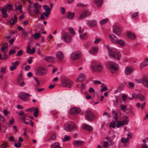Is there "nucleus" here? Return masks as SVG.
<instances>
[{"label":"nucleus","instance_id":"6","mask_svg":"<svg viewBox=\"0 0 148 148\" xmlns=\"http://www.w3.org/2000/svg\"><path fill=\"white\" fill-rule=\"evenodd\" d=\"M61 39L66 42L69 43L72 40L71 35H70L68 32H62Z\"/></svg>","mask_w":148,"mask_h":148},{"label":"nucleus","instance_id":"57","mask_svg":"<svg viewBox=\"0 0 148 148\" xmlns=\"http://www.w3.org/2000/svg\"><path fill=\"white\" fill-rule=\"evenodd\" d=\"M21 145V143L18 142L17 143H15L14 144V146L16 147H20Z\"/></svg>","mask_w":148,"mask_h":148},{"label":"nucleus","instance_id":"52","mask_svg":"<svg viewBox=\"0 0 148 148\" xmlns=\"http://www.w3.org/2000/svg\"><path fill=\"white\" fill-rule=\"evenodd\" d=\"M46 13L45 12L43 14H41L40 16V18L42 19H46Z\"/></svg>","mask_w":148,"mask_h":148},{"label":"nucleus","instance_id":"32","mask_svg":"<svg viewBox=\"0 0 148 148\" xmlns=\"http://www.w3.org/2000/svg\"><path fill=\"white\" fill-rule=\"evenodd\" d=\"M51 148H62L60 147V145L58 142H55L51 145Z\"/></svg>","mask_w":148,"mask_h":148},{"label":"nucleus","instance_id":"45","mask_svg":"<svg viewBox=\"0 0 148 148\" xmlns=\"http://www.w3.org/2000/svg\"><path fill=\"white\" fill-rule=\"evenodd\" d=\"M34 38L35 39H37L40 37V35L38 33H35L33 36Z\"/></svg>","mask_w":148,"mask_h":148},{"label":"nucleus","instance_id":"34","mask_svg":"<svg viewBox=\"0 0 148 148\" xmlns=\"http://www.w3.org/2000/svg\"><path fill=\"white\" fill-rule=\"evenodd\" d=\"M17 18L16 15H15L14 16V18H11L12 20L10 21V23L11 25H13L14 23L16 22L17 21Z\"/></svg>","mask_w":148,"mask_h":148},{"label":"nucleus","instance_id":"22","mask_svg":"<svg viewBox=\"0 0 148 148\" xmlns=\"http://www.w3.org/2000/svg\"><path fill=\"white\" fill-rule=\"evenodd\" d=\"M45 60L48 62L51 63H54L55 61V58L53 56H47L45 57Z\"/></svg>","mask_w":148,"mask_h":148},{"label":"nucleus","instance_id":"29","mask_svg":"<svg viewBox=\"0 0 148 148\" xmlns=\"http://www.w3.org/2000/svg\"><path fill=\"white\" fill-rule=\"evenodd\" d=\"M82 128L89 131H91L93 130V128L91 126L86 124L83 125Z\"/></svg>","mask_w":148,"mask_h":148},{"label":"nucleus","instance_id":"50","mask_svg":"<svg viewBox=\"0 0 148 148\" xmlns=\"http://www.w3.org/2000/svg\"><path fill=\"white\" fill-rule=\"evenodd\" d=\"M36 108V110L34 111L35 112L34 113L33 115L35 117H37L38 116V109L37 108Z\"/></svg>","mask_w":148,"mask_h":148},{"label":"nucleus","instance_id":"24","mask_svg":"<svg viewBox=\"0 0 148 148\" xmlns=\"http://www.w3.org/2000/svg\"><path fill=\"white\" fill-rule=\"evenodd\" d=\"M56 57L59 60H62L64 58V55L62 52L58 51L56 53Z\"/></svg>","mask_w":148,"mask_h":148},{"label":"nucleus","instance_id":"41","mask_svg":"<svg viewBox=\"0 0 148 148\" xmlns=\"http://www.w3.org/2000/svg\"><path fill=\"white\" fill-rule=\"evenodd\" d=\"M36 109V108L34 107H32L31 108L26 109L25 110L26 112H32Z\"/></svg>","mask_w":148,"mask_h":148},{"label":"nucleus","instance_id":"55","mask_svg":"<svg viewBox=\"0 0 148 148\" xmlns=\"http://www.w3.org/2000/svg\"><path fill=\"white\" fill-rule=\"evenodd\" d=\"M56 138L55 135V134H53L49 138V140H55L56 139Z\"/></svg>","mask_w":148,"mask_h":148},{"label":"nucleus","instance_id":"19","mask_svg":"<svg viewBox=\"0 0 148 148\" xmlns=\"http://www.w3.org/2000/svg\"><path fill=\"white\" fill-rule=\"evenodd\" d=\"M86 78L85 75L83 73H80L77 78L76 81L77 82H80L85 80Z\"/></svg>","mask_w":148,"mask_h":148},{"label":"nucleus","instance_id":"53","mask_svg":"<svg viewBox=\"0 0 148 148\" xmlns=\"http://www.w3.org/2000/svg\"><path fill=\"white\" fill-rule=\"evenodd\" d=\"M138 12H135L133 13L132 16L131 18L132 19L135 18L136 16L138 15Z\"/></svg>","mask_w":148,"mask_h":148},{"label":"nucleus","instance_id":"48","mask_svg":"<svg viewBox=\"0 0 148 148\" xmlns=\"http://www.w3.org/2000/svg\"><path fill=\"white\" fill-rule=\"evenodd\" d=\"M8 58V56L7 54H6V52H4V53L3 54L2 59L3 60H6Z\"/></svg>","mask_w":148,"mask_h":148},{"label":"nucleus","instance_id":"13","mask_svg":"<svg viewBox=\"0 0 148 148\" xmlns=\"http://www.w3.org/2000/svg\"><path fill=\"white\" fill-rule=\"evenodd\" d=\"M136 98H138L142 101L144 100L145 99L144 97L142 94H139L137 95L134 93H132V97H130V100Z\"/></svg>","mask_w":148,"mask_h":148},{"label":"nucleus","instance_id":"42","mask_svg":"<svg viewBox=\"0 0 148 148\" xmlns=\"http://www.w3.org/2000/svg\"><path fill=\"white\" fill-rule=\"evenodd\" d=\"M101 40V38L99 37H97L95 38V40L94 41V42L95 44H97L98 43H99Z\"/></svg>","mask_w":148,"mask_h":148},{"label":"nucleus","instance_id":"26","mask_svg":"<svg viewBox=\"0 0 148 148\" xmlns=\"http://www.w3.org/2000/svg\"><path fill=\"white\" fill-rule=\"evenodd\" d=\"M115 44H119L122 47H124L125 45V42L123 40L121 39H117L116 42Z\"/></svg>","mask_w":148,"mask_h":148},{"label":"nucleus","instance_id":"64","mask_svg":"<svg viewBox=\"0 0 148 148\" xmlns=\"http://www.w3.org/2000/svg\"><path fill=\"white\" fill-rule=\"evenodd\" d=\"M141 148H148V146L146 143H144L142 144Z\"/></svg>","mask_w":148,"mask_h":148},{"label":"nucleus","instance_id":"60","mask_svg":"<svg viewBox=\"0 0 148 148\" xmlns=\"http://www.w3.org/2000/svg\"><path fill=\"white\" fill-rule=\"evenodd\" d=\"M18 115L20 116H21L22 117L23 116H25L26 115L25 114L23 110H21L18 113Z\"/></svg>","mask_w":148,"mask_h":148},{"label":"nucleus","instance_id":"18","mask_svg":"<svg viewBox=\"0 0 148 148\" xmlns=\"http://www.w3.org/2000/svg\"><path fill=\"white\" fill-rule=\"evenodd\" d=\"M80 109L77 108H73L70 110V113L72 114H75L80 113Z\"/></svg>","mask_w":148,"mask_h":148},{"label":"nucleus","instance_id":"44","mask_svg":"<svg viewBox=\"0 0 148 148\" xmlns=\"http://www.w3.org/2000/svg\"><path fill=\"white\" fill-rule=\"evenodd\" d=\"M4 7H5V8H6L8 10H12V6L10 4L5 5Z\"/></svg>","mask_w":148,"mask_h":148},{"label":"nucleus","instance_id":"17","mask_svg":"<svg viewBox=\"0 0 148 148\" xmlns=\"http://www.w3.org/2000/svg\"><path fill=\"white\" fill-rule=\"evenodd\" d=\"M116 126L117 127H120L121 126H123L127 124L128 122L126 120H123L122 121H116Z\"/></svg>","mask_w":148,"mask_h":148},{"label":"nucleus","instance_id":"54","mask_svg":"<svg viewBox=\"0 0 148 148\" xmlns=\"http://www.w3.org/2000/svg\"><path fill=\"white\" fill-rule=\"evenodd\" d=\"M61 10V12L62 14L63 15L65 13V9L63 7H61L60 8Z\"/></svg>","mask_w":148,"mask_h":148},{"label":"nucleus","instance_id":"5","mask_svg":"<svg viewBox=\"0 0 148 148\" xmlns=\"http://www.w3.org/2000/svg\"><path fill=\"white\" fill-rule=\"evenodd\" d=\"M47 69L45 67H40L36 69L35 72L36 74L37 75L43 76L47 73Z\"/></svg>","mask_w":148,"mask_h":148},{"label":"nucleus","instance_id":"21","mask_svg":"<svg viewBox=\"0 0 148 148\" xmlns=\"http://www.w3.org/2000/svg\"><path fill=\"white\" fill-rule=\"evenodd\" d=\"M142 83L144 86L146 87H148V79L147 78L143 76L142 77Z\"/></svg>","mask_w":148,"mask_h":148},{"label":"nucleus","instance_id":"47","mask_svg":"<svg viewBox=\"0 0 148 148\" xmlns=\"http://www.w3.org/2000/svg\"><path fill=\"white\" fill-rule=\"evenodd\" d=\"M115 125H116V121L112 122L110 123V127H112L113 128H114L115 127Z\"/></svg>","mask_w":148,"mask_h":148},{"label":"nucleus","instance_id":"7","mask_svg":"<svg viewBox=\"0 0 148 148\" xmlns=\"http://www.w3.org/2000/svg\"><path fill=\"white\" fill-rule=\"evenodd\" d=\"M82 56V53L79 51H76L73 52L70 56L71 60H77L80 59Z\"/></svg>","mask_w":148,"mask_h":148},{"label":"nucleus","instance_id":"40","mask_svg":"<svg viewBox=\"0 0 148 148\" xmlns=\"http://www.w3.org/2000/svg\"><path fill=\"white\" fill-rule=\"evenodd\" d=\"M109 19L108 18L104 19L100 21V23L101 25H103L107 23Z\"/></svg>","mask_w":148,"mask_h":148},{"label":"nucleus","instance_id":"37","mask_svg":"<svg viewBox=\"0 0 148 148\" xmlns=\"http://www.w3.org/2000/svg\"><path fill=\"white\" fill-rule=\"evenodd\" d=\"M95 2L99 7L101 6L103 3L102 0H95Z\"/></svg>","mask_w":148,"mask_h":148},{"label":"nucleus","instance_id":"35","mask_svg":"<svg viewBox=\"0 0 148 148\" xmlns=\"http://www.w3.org/2000/svg\"><path fill=\"white\" fill-rule=\"evenodd\" d=\"M71 139V138L69 136L66 135L64 136V138L62 139V140L63 142H65L70 140Z\"/></svg>","mask_w":148,"mask_h":148},{"label":"nucleus","instance_id":"30","mask_svg":"<svg viewBox=\"0 0 148 148\" xmlns=\"http://www.w3.org/2000/svg\"><path fill=\"white\" fill-rule=\"evenodd\" d=\"M17 83L19 85L21 86H23L25 85V82L22 81V77H18L17 79Z\"/></svg>","mask_w":148,"mask_h":148},{"label":"nucleus","instance_id":"39","mask_svg":"<svg viewBox=\"0 0 148 148\" xmlns=\"http://www.w3.org/2000/svg\"><path fill=\"white\" fill-rule=\"evenodd\" d=\"M128 138H122L121 139V141L122 143L124 144L126 143L128 141Z\"/></svg>","mask_w":148,"mask_h":148},{"label":"nucleus","instance_id":"25","mask_svg":"<svg viewBox=\"0 0 148 148\" xmlns=\"http://www.w3.org/2000/svg\"><path fill=\"white\" fill-rule=\"evenodd\" d=\"M1 11L2 13V16L4 18H7L8 16L7 13V10L5 7L2 8L1 9Z\"/></svg>","mask_w":148,"mask_h":148},{"label":"nucleus","instance_id":"49","mask_svg":"<svg viewBox=\"0 0 148 148\" xmlns=\"http://www.w3.org/2000/svg\"><path fill=\"white\" fill-rule=\"evenodd\" d=\"M19 63V61H15V62H12V64L13 66L17 67V66L18 65Z\"/></svg>","mask_w":148,"mask_h":148},{"label":"nucleus","instance_id":"14","mask_svg":"<svg viewBox=\"0 0 148 148\" xmlns=\"http://www.w3.org/2000/svg\"><path fill=\"white\" fill-rule=\"evenodd\" d=\"M90 14V12L88 10H85L82 12L78 18L79 20L82 19L88 16Z\"/></svg>","mask_w":148,"mask_h":148},{"label":"nucleus","instance_id":"31","mask_svg":"<svg viewBox=\"0 0 148 148\" xmlns=\"http://www.w3.org/2000/svg\"><path fill=\"white\" fill-rule=\"evenodd\" d=\"M8 49V43H6L3 45L1 49V51L2 52H6Z\"/></svg>","mask_w":148,"mask_h":148},{"label":"nucleus","instance_id":"23","mask_svg":"<svg viewBox=\"0 0 148 148\" xmlns=\"http://www.w3.org/2000/svg\"><path fill=\"white\" fill-rule=\"evenodd\" d=\"M43 8L46 11V17H48L49 14H50L51 9L49 8L48 6L46 5H45L43 6Z\"/></svg>","mask_w":148,"mask_h":148},{"label":"nucleus","instance_id":"16","mask_svg":"<svg viewBox=\"0 0 148 148\" xmlns=\"http://www.w3.org/2000/svg\"><path fill=\"white\" fill-rule=\"evenodd\" d=\"M99 49L97 47H93L91 48L89 51V53L92 55L97 54L98 52Z\"/></svg>","mask_w":148,"mask_h":148},{"label":"nucleus","instance_id":"2","mask_svg":"<svg viewBox=\"0 0 148 148\" xmlns=\"http://www.w3.org/2000/svg\"><path fill=\"white\" fill-rule=\"evenodd\" d=\"M108 50L110 55L112 57L118 60L120 59V55L118 50L114 49H110L108 46H106Z\"/></svg>","mask_w":148,"mask_h":148},{"label":"nucleus","instance_id":"51","mask_svg":"<svg viewBox=\"0 0 148 148\" xmlns=\"http://www.w3.org/2000/svg\"><path fill=\"white\" fill-rule=\"evenodd\" d=\"M8 146V143L6 142H4L1 145V148H6Z\"/></svg>","mask_w":148,"mask_h":148},{"label":"nucleus","instance_id":"12","mask_svg":"<svg viewBox=\"0 0 148 148\" xmlns=\"http://www.w3.org/2000/svg\"><path fill=\"white\" fill-rule=\"evenodd\" d=\"M109 40L114 44L116 43L118 38L114 34H110L108 36Z\"/></svg>","mask_w":148,"mask_h":148},{"label":"nucleus","instance_id":"58","mask_svg":"<svg viewBox=\"0 0 148 148\" xmlns=\"http://www.w3.org/2000/svg\"><path fill=\"white\" fill-rule=\"evenodd\" d=\"M35 52V49L34 48H32L31 50L29 52H28V53L33 54Z\"/></svg>","mask_w":148,"mask_h":148},{"label":"nucleus","instance_id":"20","mask_svg":"<svg viewBox=\"0 0 148 148\" xmlns=\"http://www.w3.org/2000/svg\"><path fill=\"white\" fill-rule=\"evenodd\" d=\"M87 24L90 27H93L97 25V23L94 20H90L88 21Z\"/></svg>","mask_w":148,"mask_h":148},{"label":"nucleus","instance_id":"36","mask_svg":"<svg viewBox=\"0 0 148 148\" xmlns=\"http://www.w3.org/2000/svg\"><path fill=\"white\" fill-rule=\"evenodd\" d=\"M79 37L81 39L83 40L86 39L87 38V35L86 33L83 34H80Z\"/></svg>","mask_w":148,"mask_h":148},{"label":"nucleus","instance_id":"28","mask_svg":"<svg viewBox=\"0 0 148 148\" xmlns=\"http://www.w3.org/2000/svg\"><path fill=\"white\" fill-rule=\"evenodd\" d=\"M82 141L76 140L73 142L72 144L74 146H80L82 144Z\"/></svg>","mask_w":148,"mask_h":148},{"label":"nucleus","instance_id":"11","mask_svg":"<svg viewBox=\"0 0 148 148\" xmlns=\"http://www.w3.org/2000/svg\"><path fill=\"white\" fill-rule=\"evenodd\" d=\"M86 119L89 121H91L95 118L93 113L90 110H87L85 112Z\"/></svg>","mask_w":148,"mask_h":148},{"label":"nucleus","instance_id":"4","mask_svg":"<svg viewBox=\"0 0 148 148\" xmlns=\"http://www.w3.org/2000/svg\"><path fill=\"white\" fill-rule=\"evenodd\" d=\"M92 63L91 69L93 71L98 73L101 72L102 70L103 67L101 64L93 62H92Z\"/></svg>","mask_w":148,"mask_h":148},{"label":"nucleus","instance_id":"9","mask_svg":"<svg viewBox=\"0 0 148 148\" xmlns=\"http://www.w3.org/2000/svg\"><path fill=\"white\" fill-rule=\"evenodd\" d=\"M31 95L27 93L24 92H21L19 93L18 97L22 101H28L29 100V97Z\"/></svg>","mask_w":148,"mask_h":148},{"label":"nucleus","instance_id":"56","mask_svg":"<svg viewBox=\"0 0 148 148\" xmlns=\"http://www.w3.org/2000/svg\"><path fill=\"white\" fill-rule=\"evenodd\" d=\"M23 53V52L22 50H20L16 54V56H21V55Z\"/></svg>","mask_w":148,"mask_h":148},{"label":"nucleus","instance_id":"59","mask_svg":"<svg viewBox=\"0 0 148 148\" xmlns=\"http://www.w3.org/2000/svg\"><path fill=\"white\" fill-rule=\"evenodd\" d=\"M84 31V29L83 28H82L81 27L79 28L78 32L80 34H82L83 33Z\"/></svg>","mask_w":148,"mask_h":148},{"label":"nucleus","instance_id":"61","mask_svg":"<svg viewBox=\"0 0 148 148\" xmlns=\"http://www.w3.org/2000/svg\"><path fill=\"white\" fill-rule=\"evenodd\" d=\"M16 52V51L14 49H12L10 51L9 53V55H11L12 54Z\"/></svg>","mask_w":148,"mask_h":148},{"label":"nucleus","instance_id":"33","mask_svg":"<svg viewBox=\"0 0 148 148\" xmlns=\"http://www.w3.org/2000/svg\"><path fill=\"white\" fill-rule=\"evenodd\" d=\"M75 12L71 13L68 12L67 15V18L69 19H72L74 16Z\"/></svg>","mask_w":148,"mask_h":148},{"label":"nucleus","instance_id":"38","mask_svg":"<svg viewBox=\"0 0 148 148\" xmlns=\"http://www.w3.org/2000/svg\"><path fill=\"white\" fill-rule=\"evenodd\" d=\"M125 74L127 75H130V66H129L126 67L124 70Z\"/></svg>","mask_w":148,"mask_h":148},{"label":"nucleus","instance_id":"10","mask_svg":"<svg viewBox=\"0 0 148 148\" xmlns=\"http://www.w3.org/2000/svg\"><path fill=\"white\" fill-rule=\"evenodd\" d=\"M117 65V64L112 61L107 62L106 64V67L109 69L113 70L114 71L117 70L118 68L115 67Z\"/></svg>","mask_w":148,"mask_h":148},{"label":"nucleus","instance_id":"62","mask_svg":"<svg viewBox=\"0 0 148 148\" xmlns=\"http://www.w3.org/2000/svg\"><path fill=\"white\" fill-rule=\"evenodd\" d=\"M103 144V146L105 148L109 146V145L108 144V143L107 141L104 142Z\"/></svg>","mask_w":148,"mask_h":148},{"label":"nucleus","instance_id":"27","mask_svg":"<svg viewBox=\"0 0 148 148\" xmlns=\"http://www.w3.org/2000/svg\"><path fill=\"white\" fill-rule=\"evenodd\" d=\"M148 65V59H145L141 63L140 65V68L142 69L143 67L145 66Z\"/></svg>","mask_w":148,"mask_h":148},{"label":"nucleus","instance_id":"63","mask_svg":"<svg viewBox=\"0 0 148 148\" xmlns=\"http://www.w3.org/2000/svg\"><path fill=\"white\" fill-rule=\"evenodd\" d=\"M94 84L95 85H97L99 84H101V82L98 80H95L94 81Z\"/></svg>","mask_w":148,"mask_h":148},{"label":"nucleus","instance_id":"3","mask_svg":"<svg viewBox=\"0 0 148 148\" xmlns=\"http://www.w3.org/2000/svg\"><path fill=\"white\" fill-rule=\"evenodd\" d=\"M64 128L66 132H70L73 129L77 128V127L73 122L69 121L65 124Z\"/></svg>","mask_w":148,"mask_h":148},{"label":"nucleus","instance_id":"43","mask_svg":"<svg viewBox=\"0 0 148 148\" xmlns=\"http://www.w3.org/2000/svg\"><path fill=\"white\" fill-rule=\"evenodd\" d=\"M136 38V36L135 35L130 32V40H133L135 39Z\"/></svg>","mask_w":148,"mask_h":148},{"label":"nucleus","instance_id":"1","mask_svg":"<svg viewBox=\"0 0 148 148\" xmlns=\"http://www.w3.org/2000/svg\"><path fill=\"white\" fill-rule=\"evenodd\" d=\"M61 80L62 85L64 87L71 88L73 84L71 81L64 76H62L61 77Z\"/></svg>","mask_w":148,"mask_h":148},{"label":"nucleus","instance_id":"15","mask_svg":"<svg viewBox=\"0 0 148 148\" xmlns=\"http://www.w3.org/2000/svg\"><path fill=\"white\" fill-rule=\"evenodd\" d=\"M40 6L38 5L37 3H35L34 4L33 7L34 8V9L33 10V12L36 15L40 14V12L38 10V8H40Z\"/></svg>","mask_w":148,"mask_h":148},{"label":"nucleus","instance_id":"46","mask_svg":"<svg viewBox=\"0 0 148 148\" xmlns=\"http://www.w3.org/2000/svg\"><path fill=\"white\" fill-rule=\"evenodd\" d=\"M68 30L69 32L71 34H75V32L74 29L72 28L69 27L68 28Z\"/></svg>","mask_w":148,"mask_h":148},{"label":"nucleus","instance_id":"8","mask_svg":"<svg viewBox=\"0 0 148 148\" xmlns=\"http://www.w3.org/2000/svg\"><path fill=\"white\" fill-rule=\"evenodd\" d=\"M122 29L119 26L114 25L112 27V32L118 36H121L122 34Z\"/></svg>","mask_w":148,"mask_h":148}]
</instances>
